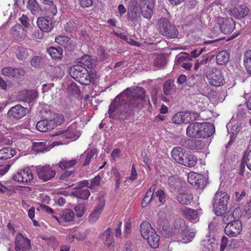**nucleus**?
Returning <instances> with one entry per match:
<instances>
[{"mask_svg": "<svg viewBox=\"0 0 251 251\" xmlns=\"http://www.w3.org/2000/svg\"><path fill=\"white\" fill-rule=\"evenodd\" d=\"M55 41L57 44L67 49L68 50H71L72 40L68 37L58 36L55 38Z\"/></svg>", "mask_w": 251, "mask_h": 251, "instance_id": "obj_35", "label": "nucleus"}, {"mask_svg": "<svg viewBox=\"0 0 251 251\" xmlns=\"http://www.w3.org/2000/svg\"><path fill=\"white\" fill-rule=\"evenodd\" d=\"M15 244L16 248L22 251H29L31 248L30 240L20 233L16 236Z\"/></svg>", "mask_w": 251, "mask_h": 251, "instance_id": "obj_12", "label": "nucleus"}, {"mask_svg": "<svg viewBox=\"0 0 251 251\" xmlns=\"http://www.w3.org/2000/svg\"><path fill=\"white\" fill-rule=\"evenodd\" d=\"M203 251H213L215 245V242L211 240L208 239L203 242Z\"/></svg>", "mask_w": 251, "mask_h": 251, "instance_id": "obj_52", "label": "nucleus"}, {"mask_svg": "<svg viewBox=\"0 0 251 251\" xmlns=\"http://www.w3.org/2000/svg\"><path fill=\"white\" fill-rule=\"evenodd\" d=\"M229 59V54L226 50L219 52L216 56L217 63L219 65H224L227 63Z\"/></svg>", "mask_w": 251, "mask_h": 251, "instance_id": "obj_38", "label": "nucleus"}, {"mask_svg": "<svg viewBox=\"0 0 251 251\" xmlns=\"http://www.w3.org/2000/svg\"><path fill=\"white\" fill-rule=\"evenodd\" d=\"M43 239L46 240L47 244L52 249H54L58 246V242L53 236L43 238Z\"/></svg>", "mask_w": 251, "mask_h": 251, "instance_id": "obj_50", "label": "nucleus"}, {"mask_svg": "<svg viewBox=\"0 0 251 251\" xmlns=\"http://www.w3.org/2000/svg\"><path fill=\"white\" fill-rule=\"evenodd\" d=\"M64 116L62 114H57L54 115V120L52 122L55 124V127L57 125H60L64 122Z\"/></svg>", "mask_w": 251, "mask_h": 251, "instance_id": "obj_61", "label": "nucleus"}, {"mask_svg": "<svg viewBox=\"0 0 251 251\" xmlns=\"http://www.w3.org/2000/svg\"><path fill=\"white\" fill-rule=\"evenodd\" d=\"M70 75L82 85H87L95 81L96 74L91 71L89 72L82 65H75L71 67Z\"/></svg>", "mask_w": 251, "mask_h": 251, "instance_id": "obj_2", "label": "nucleus"}, {"mask_svg": "<svg viewBox=\"0 0 251 251\" xmlns=\"http://www.w3.org/2000/svg\"><path fill=\"white\" fill-rule=\"evenodd\" d=\"M205 144L200 140L195 139L194 150H201L204 148Z\"/></svg>", "mask_w": 251, "mask_h": 251, "instance_id": "obj_62", "label": "nucleus"}, {"mask_svg": "<svg viewBox=\"0 0 251 251\" xmlns=\"http://www.w3.org/2000/svg\"><path fill=\"white\" fill-rule=\"evenodd\" d=\"M28 112V109L20 104L12 107L7 112V117L10 119L19 120L24 117Z\"/></svg>", "mask_w": 251, "mask_h": 251, "instance_id": "obj_7", "label": "nucleus"}, {"mask_svg": "<svg viewBox=\"0 0 251 251\" xmlns=\"http://www.w3.org/2000/svg\"><path fill=\"white\" fill-rule=\"evenodd\" d=\"M159 33L168 38H176L178 37V31L176 26L165 18H162L158 22Z\"/></svg>", "mask_w": 251, "mask_h": 251, "instance_id": "obj_4", "label": "nucleus"}, {"mask_svg": "<svg viewBox=\"0 0 251 251\" xmlns=\"http://www.w3.org/2000/svg\"><path fill=\"white\" fill-rule=\"evenodd\" d=\"M77 163V159H72L71 160H65L60 161L58 163V167L62 170L68 169L76 165Z\"/></svg>", "mask_w": 251, "mask_h": 251, "instance_id": "obj_41", "label": "nucleus"}, {"mask_svg": "<svg viewBox=\"0 0 251 251\" xmlns=\"http://www.w3.org/2000/svg\"><path fill=\"white\" fill-rule=\"evenodd\" d=\"M199 177H202V176L200 174L191 172L188 174L187 176L188 181L192 185L197 184V181L199 180Z\"/></svg>", "mask_w": 251, "mask_h": 251, "instance_id": "obj_49", "label": "nucleus"}, {"mask_svg": "<svg viewBox=\"0 0 251 251\" xmlns=\"http://www.w3.org/2000/svg\"><path fill=\"white\" fill-rule=\"evenodd\" d=\"M174 227L176 230L175 232L179 233V234L187 228L185 223L183 219L176 220L174 224Z\"/></svg>", "mask_w": 251, "mask_h": 251, "instance_id": "obj_44", "label": "nucleus"}, {"mask_svg": "<svg viewBox=\"0 0 251 251\" xmlns=\"http://www.w3.org/2000/svg\"><path fill=\"white\" fill-rule=\"evenodd\" d=\"M1 72L3 75L13 77L17 73V70H14L11 67H7L3 68Z\"/></svg>", "mask_w": 251, "mask_h": 251, "instance_id": "obj_58", "label": "nucleus"}, {"mask_svg": "<svg viewBox=\"0 0 251 251\" xmlns=\"http://www.w3.org/2000/svg\"><path fill=\"white\" fill-rule=\"evenodd\" d=\"M141 7L137 0H131L128 3L127 16L132 21H136L140 17Z\"/></svg>", "mask_w": 251, "mask_h": 251, "instance_id": "obj_8", "label": "nucleus"}, {"mask_svg": "<svg viewBox=\"0 0 251 251\" xmlns=\"http://www.w3.org/2000/svg\"><path fill=\"white\" fill-rule=\"evenodd\" d=\"M71 194L74 196L82 200H87L90 195V192L87 188L75 187Z\"/></svg>", "mask_w": 251, "mask_h": 251, "instance_id": "obj_26", "label": "nucleus"}, {"mask_svg": "<svg viewBox=\"0 0 251 251\" xmlns=\"http://www.w3.org/2000/svg\"><path fill=\"white\" fill-rule=\"evenodd\" d=\"M45 11L48 17H53L57 13V8L53 3V0H51V3H46L44 7Z\"/></svg>", "mask_w": 251, "mask_h": 251, "instance_id": "obj_39", "label": "nucleus"}, {"mask_svg": "<svg viewBox=\"0 0 251 251\" xmlns=\"http://www.w3.org/2000/svg\"><path fill=\"white\" fill-rule=\"evenodd\" d=\"M201 123L190 124L186 129V135L192 138H200Z\"/></svg>", "mask_w": 251, "mask_h": 251, "instance_id": "obj_20", "label": "nucleus"}, {"mask_svg": "<svg viewBox=\"0 0 251 251\" xmlns=\"http://www.w3.org/2000/svg\"><path fill=\"white\" fill-rule=\"evenodd\" d=\"M195 139H189L187 140H182L180 144L190 150H194Z\"/></svg>", "mask_w": 251, "mask_h": 251, "instance_id": "obj_53", "label": "nucleus"}, {"mask_svg": "<svg viewBox=\"0 0 251 251\" xmlns=\"http://www.w3.org/2000/svg\"><path fill=\"white\" fill-rule=\"evenodd\" d=\"M185 150L180 147H175L172 151V157L176 162L181 164L183 162Z\"/></svg>", "mask_w": 251, "mask_h": 251, "instance_id": "obj_28", "label": "nucleus"}, {"mask_svg": "<svg viewBox=\"0 0 251 251\" xmlns=\"http://www.w3.org/2000/svg\"><path fill=\"white\" fill-rule=\"evenodd\" d=\"M184 117V114L183 112H177L173 116L172 118V122L173 123L178 125L182 123H185Z\"/></svg>", "mask_w": 251, "mask_h": 251, "instance_id": "obj_47", "label": "nucleus"}, {"mask_svg": "<svg viewBox=\"0 0 251 251\" xmlns=\"http://www.w3.org/2000/svg\"><path fill=\"white\" fill-rule=\"evenodd\" d=\"M101 177L100 175H97L94 178L91 180V184L88 188L92 189L98 187L100 184Z\"/></svg>", "mask_w": 251, "mask_h": 251, "instance_id": "obj_56", "label": "nucleus"}, {"mask_svg": "<svg viewBox=\"0 0 251 251\" xmlns=\"http://www.w3.org/2000/svg\"><path fill=\"white\" fill-rule=\"evenodd\" d=\"M195 235V232L190 231L187 228L179 234V240L183 243H187L192 241Z\"/></svg>", "mask_w": 251, "mask_h": 251, "instance_id": "obj_34", "label": "nucleus"}, {"mask_svg": "<svg viewBox=\"0 0 251 251\" xmlns=\"http://www.w3.org/2000/svg\"><path fill=\"white\" fill-rule=\"evenodd\" d=\"M76 216L78 217H81L85 211V206L84 203H79L75 207Z\"/></svg>", "mask_w": 251, "mask_h": 251, "instance_id": "obj_55", "label": "nucleus"}, {"mask_svg": "<svg viewBox=\"0 0 251 251\" xmlns=\"http://www.w3.org/2000/svg\"><path fill=\"white\" fill-rule=\"evenodd\" d=\"M242 230V224L239 219L226 225L225 228V232L227 235L230 237H235L240 233Z\"/></svg>", "mask_w": 251, "mask_h": 251, "instance_id": "obj_10", "label": "nucleus"}, {"mask_svg": "<svg viewBox=\"0 0 251 251\" xmlns=\"http://www.w3.org/2000/svg\"><path fill=\"white\" fill-rule=\"evenodd\" d=\"M77 231L73 230L67 236V240L69 242H73L74 239H76L78 240H82L84 239V236L78 237L77 235Z\"/></svg>", "mask_w": 251, "mask_h": 251, "instance_id": "obj_57", "label": "nucleus"}, {"mask_svg": "<svg viewBox=\"0 0 251 251\" xmlns=\"http://www.w3.org/2000/svg\"><path fill=\"white\" fill-rule=\"evenodd\" d=\"M244 63L247 72L250 75L251 74V50L245 52Z\"/></svg>", "mask_w": 251, "mask_h": 251, "instance_id": "obj_42", "label": "nucleus"}, {"mask_svg": "<svg viewBox=\"0 0 251 251\" xmlns=\"http://www.w3.org/2000/svg\"><path fill=\"white\" fill-rule=\"evenodd\" d=\"M16 151L11 147H5L0 150V159H10L16 154Z\"/></svg>", "mask_w": 251, "mask_h": 251, "instance_id": "obj_29", "label": "nucleus"}, {"mask_svg": "<svg viewBox=\"0 0 251 251\" xmlns=\"http://www.w3.org/2000/svg\"><path fill=\"white\" fill-rule=\"evenodd\" d=\"M78 63L89 69L94 68L97 64L96 60L89 55H84L79 59Z\"/></svg>", "mask_w": 251, "mask_h": 251, "instance_id": "obj_33", "label": "nucleus"}, {"mask_svg": "<svg viewBox=\"0 0 251 251\" xmlns=\"http://www.w3.org/2000/svg\"><path fill=\"white\" fill-rule=\"evenodd\" d=\"M48 146L44 142H34L33 144V150L38 152H42L48 151Z\"/></svg>", "mask_w": 251, "mask_h": 251, "instance_id": "obj_45", "label": "nucleus"}, {"mask_svg": "<svg viewBox=\"0 0 251 251\" xmlns=\"http://www.w3.org/2000/svg\"><path fill=\"white\" fill-rule=\"evenodd\" d=\"M11 33L14 38L17 41H20L24 39L26 35L25 30L23 27L22 25L19 24H16L12 27Z\"/></svg>", "mask_w": 251, "mask_h": 251, "instance_id": "obj_27", "label": "nucleus"}, {"mask_svg": "<svg viewBox=\"0 0 251 251\" xmlns=\"http://www.w3.org/2000/svg\"><path fill=\"white\" fill-rule=\"evenodd\" d=\"M187 60H190V55L186 52H182L176 56V60L177 63H184L183 61Z\"/></svg>", "mask_w": 251, "mask_h": 251, "instance_id": "obj_51", "label": "nucleus"}, {"mask_svg": "<svg viewBox=\"0 0 251 251\" xmlns=\"http://www.w3.org/2000/svg\"><path fill=\"white\" fill-rule=\"evenodd\" d=\"M37 173L39 178L44 181L50 179L55 175V172L49 166H45L38 169Z\"/></svg>", "mask_w": 251, "mask_h": 251, "instance_id": "obj_14", "label": "nucleus"}, {"mask_svg": "<svg viewBox=\"0 0 251 251\" xmlns=\"http://www.w3.org/2000/svg\"><path fill=\"white\" fill-rule=\"evenodd\" d=\"M200 138H206L211 136L215 132V126L212 124L201 123Z\"/></svg>", "mask_w": 251, "mask_h": 251, "instance_id": "obj_23", "label": "nucleus"}, {"mask_svg": "<svg viewBox=\"0 0 251 251\" xmlns=\"http://www.w3.org/2000/svg\"><path fill=\"white\" fill-rule=\"evenodd\" d=\"M105 201L103 199H99L96 207L90 213L88 219L90 223H94L98 219L104 207Z\"/></svg>", "mask_w": 251, "mask_h": 251, "instance_id": "obj_16", "label": "nucleus"}, {"mask_svg": "<svg viewBox=\"0 0 251 251\" xmlns=\"http://www.w3.org/2000/svg\"><path fill=\"white\" fill-rule=\"evenodd\" d=\"M75 125L73 124L70 125L65 131H63L64 136H65L68 138H73L75 132Z\"/></svg>", "mask_w": 251, "mask_h": 251, "instance_id": "obj_48", "label": "nucleus"}, {"mask_svg": "<svg viewBox=\"0 0 251 251\" xmlns=\"http://www.w3.org/2000/svg\"><path fill=\"white\" fill-rule=\"evenodd\" d=\"M33 178L31 171L28 168L18 171L13 176V179L17 182L28 183Z\"/></svg>", "mask_w": 251, "mask_h": 251, "instance_id": "obj_9", "label": "nucleus"}, {"mask_svg": "<svg viewBox=\"0 0 251 251\" xmlns=\"http://www.w3.org/2000/svg\"><path fill=\"white\" fill-rule=\"evenodd\" d=\"M150 235H148L145 239L147 240L149 245L153 248H156L159 246L160 237L155 231L151 232Z\"/></svg>", "mask_w": 251, "mask_h": 251, "instance_id": "obj_32", "label": "nucleus"}, {"mask_svg": "<svg viewBox=\"0 0 251 251\" xmlns=\"http://www.w3.org/2000/svg\"><path fill=\"white\" fill-rule=\"evenodd\" d=\"M182 215L192 223H197L199 220L198 212L195 209L184 207L180 209Z\"/></svg>", "mask_w": 251, "mask_h": 251, "instance_id": "obj_17", "label": "nucleus"}, {"mask_svg": "<svg viewBox=\"0 0 251 251\" xmlns=\"http://www.w3.org/2000/svg\"><path fill=\"white\" fill-rule=\"evenodd\" d=\"M217 22L224 34L231 33L235 27V22L231 18L218 17Z\"/></svg>", "mask_w": 251, "mask_h": 251, "instance_id": "obj_5", "label": "nucleus"}, {"mask_svg": "<svg viewBox=\"0 0 251 251\" xmlns=\"http://www.w3.org/2000/svg\"><path fill=\"white\" fill-rule=\"evenodd\" d=\"M186 157L187 158L183 160L181 164L189 167H194L197 162V157L191 153H186Z\"/></svg>", "mask_w": 251, "mask_h": 251, "instance_id": "obj_40", "label": "nucleus"}, {"mask_svg": "<svg viewBox=\"0 0 251 251\" xmlns=\"http://www.w3.org/2000/svg\"><path fill=\"white\" fill-rule=\"evenodd\" d=\"M48 52L53 59H60L63 57V50L60 47H50L48 49Z\"/></svg>", "mask_w": 251, "mask_h": 251, "instance_id": "obj_37", "label": "nucleus"}, {"mask_svg": "<svg viewBox=\"0 0 251 251\" xmlns=\"http://www.w3.org/2000/svg\"><path fill=\"white\" fill-rule=\"evenodd\" d=\"M96 153V151L94 149L91 150L87 152L85 151L79 156H78L76 157L77 160V161H80L82 166H86L89 164L91 159L94 157Z\"/></svg>", "mask_w": 251, "mask_h": 251, "instance_id": "obj_25", "label": "nucleus"}, {"mask_svg": "<svg viewBox=\"0 0 251 251\" xmlns=\"http://www.w3.org/2000/svg\"><path fill=\"white\" fill-rule=\"evenodd\" d=\"M37 24L40 30L44 32H49L53 27L51 18L48 16L39 18Z\"/></svg>", "mask_w": 251, "mask_h": 251, "instance_id": "obj_19", "label": "nucleus"}, {"mask_svg": "<svg viewBox=\"0 0 251 251\" xmlns=\"http://www.w3.org/2000/svg\"><path fill=\"white\" fill-rule=\"evenodd\" d=\"M241 214V209L240 208H235L234 210L229 209L224 216L223 221L227 225L229 223H233L235 220L239 219Z\"/></svg>", "mask_w": 251, "mask_h": 251, "instance_id": "obj_18", "label": "nucleus"}, {"mask_svg": "<svg viewBox=\"0 0 251 251\" xmlns=\"http://www.w3.org/2000/svg\"><path fill=\"white\" fill-rule=\"evenodd\" d=\"M155 230L152 228L151 224L147 221H143L140 225V232L142 237L145 239L150 235Z\"/></svg>", "mask_w": 251, "mask_h": 251, "instance_id": "obj_31", "label": "nucleus"}, {"mask_svg": "<svg viewBox=\"0 0 251 251\" xmlns=\"http://www.w3.org/2000/svg\"><path fill=\"white\" fill-rule=\"evenodd\" d=\"M166 64V60L165 57L161 54L157 55L155 58L153 65L157 68L163 67Z\"/></svg>", "mask_w": 251, "mask_h": 251, "instance_id": "obj_46", "label": "nucleus"}, {"mask_svg": "<svg viewBox=\"0 0 251 251\" xmlns=\"http://www.w3.org/2000/svg\"><path fill=\"white\" fill-rule=\"evenodd\" d=\"M184 114L185 124L193 122L199 117V114L193 111H186Z\"/></svg>", "mask_w": 251, "mask_h": 251, "instance_id": "obj_43", "label": "nucleus"}, {"mask_svg": "<svg viewBox=\"0 0 251 251\" xmlns=\"http://www.w3.org/2000/svg\"><path fill=\"white\" fill-rule=\"evenodd\" d=\"M147 99L148 98L143 88H127L111 102L109 106L108 114L110 117L117 116L121 120L127 119L131 115L134 110L141 108L143 102Z\"/></svg>", "mask_w": 251, "mask_h": 251, "instance_id": "obj_1", "label": "nucleus"}, {"mask_svg": "<svg viewBox=\"0 0 251 251\" xmlns=\"http://www.w3.org/2000/svg\"><path fill=\"white\" fill-rule=\"evenodd\" d=\"M176 199L179 203L188 205L191 202L193 197L191 194L187 193L179 192L176 196Z\"/></svg>", "mask_w": 251, "mask_h": 251, "instance_id": "obj_30", "label": "nucleus"}, {"mask_svg": "<svg viewBox=\"0 0 251 251\" xmlns=\"http://www.w3.org/2000/svg\"><path fill=\"white\" fill-rule=\"evenodd\" d=\"M229 200V195L226 192L218 191L212 201L213 210L217 216L225 214Z\"/></svg>", "mask_w": 251, "mask_h": 251, "instance_id": "obj_3", "label": "nucleus"}, {"mask_svg": "<svg viewBox=\"0 0 251 251\" xmlns=\"http://www.w3.org/2000/svg\"><path fill=\"white\" fill-rule=\"evenodd\" d=\"M155 196L158 198L159 201L162 204H164L166 202V195L165 192L162 189H158L155 193Z\"/></svg>", "mask_w": 251, "mask_h": 251, "instance_id": "obj_54", "label": "nucleus"}, {"mask_svg": "<svg viewBox=\"0 0 251 251\" xmlns=\"http://www.w3.org/2000/svg\"><path fill=\"white\" fill-rule=\"evenodd\" d=\"M176 87L173 80L169 79L166 80L163 85V92L164 96L162 97L164 101H170V99L165 96H170L176 93Z\"/></svg>", "mask_w": 251, "mask_h": 251, "instance_id": "obj_13", "label": "nucleus"}, {"mask_svg": "<svg viewBox=\"0 0 251 251\" xmlns=\"http://www.w3.org/2000/svg\"><path fill=\"white\" fill-rule=\"evenodd\" d=\"M55 127V124L51 120H43L36 124V128L41 132H47Z\"/></svg>", "mask_w": 251, "mask_h": 251, "instance_id": "obj_22", "label": "nucleus"}, {"mask_svg": "<svg viewBox=\"0 0 251 251\" xmlns=\"http://www.w3.org/2000/svg\"><path fill=\"white\" fill-rule=\"evenodd\" d=\"M160 231L162 235L166 238L171 237L175 233V231H171L169 228L165 226H162Z\"/></svg>", "mask_w": 251, "mask_h": 251, "instance_id": "obj_60", "label": "nucleus"}, {"mask_svg": "<svg viewBox=\"0 0 251 251\" xmlns=\"http://www.w3.org/2000/svg\"><path fill=\"white\" fill-rule=\"evenodd\" d=\"M111 233L112 229L108 227L101 235L104 240V247L107 249L113 248L115 245V240Z\"/></svg>", "mask_w": 251, "mask_h": 251, "instance_id": "obj_24", "label": "nucleus"}, {"mask_svg": "<svg viewBox=\"0 0 251 251\" xmlns=\"http://www.w3.org/2000/svg\"><path fill=\"white\" fill-rule=\"evenodd\" d=\"M141 4V11L143 16L151 19L153 13L154 0H140Z\"/></svg>", "mask_w": 251, "mask_h": 251, "instance_id": "obj_11", "label": "nucleus"}, {"mask_svg": "<svg viewBox=\"0 0 251 251\" xmlns=\"http://www.w3.org/2000/svg\"><path fill=\"white\" fill-rule=\"evenodd\" d=\"M243 159L245 160L247 167L251 171V149L247 156H244Z\"/></svg>", "mask_w": 251, "mask_h": 251, "instance_id": "obj_64", "label": "nucleus"}, {"mask_svg": "<svg viewBox=\"0 0 251 251\" xmlns=\"http://www.w3.org/2000/svg\"><path fill=\"white\" fill-rule=\"evenodd\" d=\"M75 25H76V24L74 22H68L66 24V25H65V29L66 31H67L72 32L75 29V28H76Z\"/></svg>", "mask_w": 251, "mask_h": 251, "instance_id": "obj_63", "label": "nucleus"}, {"mask_svg": "<svg viewBox=\"0 0 251 251\" xmlns=\"http://www.w3.org/2000/svg\"><path fill=\"white\" fill-rule=\"evenodd\" d=\"M207 78L209 83L213 86L219 87L224 84V77L219 69L212 68L208 73Z\"/></svg>", "mask_w": 251, "mask_h": 251, "instance_id": "obj_6", "label": "nucleus"}, {"mask_svg": "<svg viewBox=\"0 0 251 251\" xmlns=\"http://www.w3.org/2000/svg\"><path fill=\"white\" fill-rule=\"evenodd\" d=\"M31 50L23 47H18L15 51L17 58L20 60H24L27 58L29 55Z\"/></svg>", "mask_w": 251, "mask_h": 251, "instance_id": "obj_36", "label": "nucleus"}, {"mask_svg": "<svg viewBox=\"0 0 251 251\" xmlns=\"http://www.w3.org/2000/svg\"><path fill=\"white\" fill-rule=\"evenodd\" d=\"M250 11L249 8L243 4L237 7L230 8L229 10L230 15L237 19H241L246 17Z\"/></svg>", "mask_w": 251, "mask_h": 251, "instance_id": "obj_15", "label": "nucleus"}, {"mask_svg": "<svg viewBox=\"0 0 251 251\" xmlns=\"http://www.w3.org/2000/svg\"><path fill=\"white\" fill-rule=\"evenodd\" d=\"M98 55L99 59L101 61H104L108 58V54L106 53L105 50L102 48H99L98 50Z\"/></svg>", "mask_w": 251, "mask_h": 251, "instance_id": "obj_59", "label": "nucleus"}, {"mask_svg": "<svg viewBox=\"0 0 251 251\" xmlns=\"http://www.w3.org/2000/svg\"><path fill=\"white\" fill-rule=\"evenodd\" d=\"M75 214L74 212L70 209H66L61 212L58 216L52 215L58 223L68 222L72 221L74 218Z\"/></svg>", "mask_w": 251, "mask_h": 251, "instance_id": "obj_21", "label": "nucleus"}]
</instances>
